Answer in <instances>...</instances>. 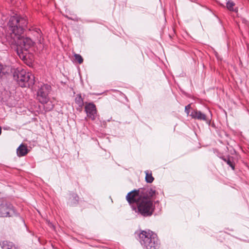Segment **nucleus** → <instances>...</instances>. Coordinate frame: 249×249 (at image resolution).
I'll return each instance as SVG.
<instances>
[{"mask_svg":"<svg viewBox=\"0 0 249 249\" xmlns=\"http://www.w3.org/2000/svg\"><path fill=\"white\" fill-rule=\"evenodd\" d=\"M27 24L28 22L25 18L17 15L12 16L8 22L11 31V42L17 45V53L23 61H26L29 58L28 50L34 45V42L30 38L22 36L23 30Z\"/></svg>","mask_w":249,"mask_h":249,"instance_id":"nucleus-1","label":"nucleus"},{"mask_svg":"<svg viewBox=\"0 0 249 249\" xmlns=\"http://www.w3.org/2000/svg\"><path fill=\"white\" fill-rule=\"evenodd\" d=\"M146 188L141 191H133L126 196L127 201L129 203L136 202L139 212L145 216L151 215L154 210L153 201L156 194L152 188Z\"/></svg>","mask_w":249,"mask_h":249,"instance_id":"nucleus-2","label":"nucleus"},{"mask_svg":"<svg viewBox=\"0 0 249 249\" xmlns=\"http://www.w3.org/2000/svg\"><path fill=\"white\" fill-rule=\"evenodd\" d=\"M139 237L141 244L146 249H157L159 247L157 236L152 231H142Z\"/></svg>","mask_w":249,"mask_h":249,"instance_id":"nucleus-3","label":"nucleus"},{"mask_svg":"<svg viewBox=\"0 0 249 249\" xmlns=\"http://www.w3.org/2000/svg\"><path fill=\"white\" fill-rule=\"evenodd\" d=\"M14 79L18 82L21 87H25V83L27 82L31 78V74L26 72L24 70H13Z\"/></svg>","mask_w":249,"mask_h":249,"instance_id":"nucleus-4","label":"nucleus"},{"mask_svg":"<svg viewBox=\"0 0 249 249\" xmlns=\"http://www.w3.org/2000/svg\"><path fill=\"white\" fill-rule=\"evenodd\" d=\"M51 89L50 86L43 85L37 91V99L42 104H47L49 101L48 94Z\"/></svg>","mask_w":249,"mask_h":249,"instance_id":"nucleus-5","label":"nucleus"},{"mask_svg":"<svg viewBox=\"0 0 249 249\" xmlns=\"http://www.w3.org/2000/svg\"><path fill=\"white\" fill-rule=\"evenodd\" d=\"M85 110L88 117L92 120L95 119L97 109L95 105L92 103H85Z\"/></svg>","mask_w":249,"mask_h":249,"instance_id":"nucleus-6","label":"nucleus"},{"mask_svg":"<svg viewBox=\"0 0 249 249\" xmlns=\"http://www.w3.org/2000/svg\"><path fill=\"white\" fill-rule=\"evenodd\" d=\"M14 213V210L10 204L2 203L0 205V216H11Z\"/></svg>","mask_w":249,"mask_h":249,"instance_id":"nucleus-7","label":"nucleus"},{"mask_svg":"<svg viewBox=\"0 0 249 249\" xmlns=\"http://www.w3.org/2000/svg\"><path fill=\"white\" fill-rule=\"evenodd\" d=\"M190 116L192 118L195 119L203 121L207 120L206 115L200 111H198L197 110L192 109L190 113Z\"/></svg>","mask_w":249,"mask_h":249,"instance_id":"nucleus-8","label":"nucleus"},{"mask_svg":"<svg viewBox=\"0 0 249 249\" xmlns=\"http://www.w3.org/2000/svg\"><path fill=\"white\" fill-rule=\"evenodd\" d=\"M28 152L26 146L22 144L18 147L17 150V155L18 157L24 156L28 153Z\"/></svg>","mask_w":249,"mask_h":249,"instance_id":"nucleus-9","label":"nucleus"},{"mask_svg":"<svg viewBox=\"0 0 249 249\" xmlns=\"http://www.w3.org/2000/svg\"><path fill=\"white\" fill-rule=\"evenodd\" d=\"M2 249H18L12 243L8 241H3L1 244Z\"/></svg>","mask_w":249,"mask_h":249,"instance_id":"nucleus-10","label":"nucleus"},{"mask_svg":"<svg viewBox=\"0 0 249 249\" xmlns=\"http://www.w3.org/2000/svg\"><path fill=\"white\" fill-rule=\"evenodd\" d=\"M12 71V69L10 67L7 66L4 67L0 64V73L5 74Z\"/></svg>","mask_w":249,"mask_h":249,"instance_id":"nucleus-11","label":"nucleus"},{"mask_svg":"<svg viewBox=\"0 0 249 249\" xmlns=\"http://www.w3.org/2000/svg\"><path fill=\"white\" fill-rule=\"evenodd\" d=\"M75 103L77 105L78 107H79L80 109H81L84 105V102L81 95L78 94L76 95L75 99Z\"/></svg>","mask_w":249,"mask_h":249,"instance_id":"nucleus-12","label":"nucleus"},{"mask_svg":"<svg viewBox=\"0 0 249 249\" xmlns=\"http://www.w3.org/2000/svg\"><path fill=\"white\" fill-rule=\"evenodd\" d=\"M145 180L147 182L151 183L154 180V178L152 176V174L148 171L145 172Z\"/></svg>","mask_w":249,"mask_h":249,"instance_id":"nucleus-13","label":"nucleus"},{"mask_svg":"<svg viewBox=\"0 0 249 249\" xmlns=\"http://www.w3.org/2000/svg\"><path fill=\"white\" fill-rule=\"evenodd\" d=\"M234 6V3L232 1H229L227 3V8L230 11H235L237 12L238 10L237 8L234 9L233 7Z\"/></svg>","mask_w":249,"mask_h":249,"instance_id":"nucleus-14","label":"nucleus"},{"mask_svg":"<svg viewBox=\"0 0 249 249\" xmlns=\"http://www.w3.org/2000/svg\"><path fill=\"white\" fill-rule=\"evenodd\" d=\"M224 160L232 168L233 170L234 169V164L233 163L232 160L231 158H228L227 159H224Z\"/></svg>","mask_w":249,"mask_h":249,"instance_id":"nucleus-15","label":"nucleus"},{"mask_svg":"<svg viewBox=\"0 0 249 249\" xmlns=\"http://www.w3.org/2000/svg\"><path fill=\"white\" fill-rule=\"evenodd\" d=\"M74 57H75V59L77 61V62L79 64H81L83 62V59L80 55H79L78 54H75Z\"/></svg>","mask_w":249,"mask_h":249,"instance_id":"nucleus-16","label":"nucleus"},{"mask_svg":"<svg viewBox=\"0 0 249 249\" xmlns=\"http://www.w3.org/2000/svg\"><path fill=\"white\" fill-rule=\"evenodd\" d=\"M190 108H191L190 105H188L185 107V111L186 113L187 114V115H189V114Z\"/></svg>","mask_w":249,"mask_h":249,"instance_id":"nucleus-17","label":"nucleus"},{"mask_svg":"<svg viewBox=\"0 0 249 249\" xmlns=\"http://www.w3.org/2000/svg\"><path fill=\"white\" fill-rule=\"evenodd\" d=\"M53 108V105H51V107H48L46 109H47V110H48V111H49V110H51Z\"/></svg>","mask_w":249,"mask_h":249,"instance_id":"nucleus-18","label":"nucleus"},{"mask_svg":"<svg viewBox=\"0 0 249 249\" xmlns=\"http://www.w3.org/2000/svg\"><path fill=\"white\" fill-rule=\"evenodd\" d=\"M1 128L0 126V135L1 134Z\"/></svg>","mask_w":249,"mask_h":249,"instance_id":"nucleus-19","label":"nucleus"},{"mask_svg":"<svg viewBox=\"0 0 249 249\" xmlns=\"http://www.w3.org/2000/svg\"><path fill=\"white\" fill-rule=\"evenodd\" d=\"M76 197H77V196H75V197H74V198H75V199H76Z\"/></svg>","mask_w":249,"mask_h":249,"instance_id":"nucleus-20","label":"nucleus"}]
</instances>
